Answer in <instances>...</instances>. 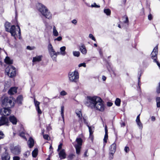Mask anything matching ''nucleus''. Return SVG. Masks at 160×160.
I'll use <instances>...</instances> for the list:
<instances>
[{
    "label": "nucleus",
    "instance_id": "2",
    "mask_svg": "<svg viewBox=\"0 0 160 160\" xmlns=\"http://www.w3.org/2000/svg\"><path fill=\"white\" fill-rule=\"evenodd\" d=\"M39 11L41 14L46 18L51 19L52 18V14L48 8L44 5L40 4Z\"/></svg>",
    "mask_w": 160,
    "mask_h": 160
},
{
    "label": "nucleus",
    "instance_id": "11",
    "mask_svg": "<svg viewBox=\"0 0 160 160\" xmlns=\"http://www.w3.org/2000/svg\"><path fill=\"white\" fill-rule=\"evenodd\" d=\"M34 102L36 108L38 113L39 114H41L42 113V112L40 108L39 105L40 103L39 102L36 100L35 99L34 100Z\"/></svg>",
    "mask_w": 160,
    "mask_h": 160
},
{
    "label": "nucleus",
    "instance_id": "43",
    "mask_svg": "<svg viewBox=\"0 0 160 160\" xmlns=\"http://www.w3.org/2000/svg\"><path fill=\"white\" fill-rule=\"evenodd\" d=\"M67 93L64 90H63L60 92V95L61 96H65L67 94Z\"/></svg>",
    "mask_w": 160,
    "mask_h": 160
},
{
    "label": "nucleus",
    "instance_id": "10",
    "mask_svg": "<svg viewBox=\"0 0 160 160\" xmlns=\"http://www.w3.org/2000/svg\"><path fill=\"white\" fill-rule=\"evenodd\" d=\"M158 53V47L156 46L153 49L151 54V57L154 61V59L157 60V55Z\"/></svg>",
    "mask_w": 160,
    "mask_h": 160
},
{
    "label": "nucleus",
    "instance_id": "53",
    "mask_svg": "<svg viewBox=\"0 0 160 160\" xmlns=\"http://www.w3.org/2000/svg\"><path fill=\"white\" fill-rule=\"evenodd\" d=\"M74 156L73 154H70L68 156V158L70 159H72Z\"/></svg>",
    "mask_w": 160,
    "mask_h": 160
},
{
    "label": "nucleus",
    "instance_id": "49",
    "mask_svg": "<svg viewBox=\"0 0 160 160\" xmlns=\"http://www.w3.org/2000/svg\"><path fill=\"white\" fill-rule=\"evenodd\" d=\"M148 19L150 20H152V16L151 14H149L148 15Z\"/></svg>",
    "mask_w": 160,
    "mask_h": 160
},
{
    "label": "nucleus",
    "instance_id": "32",
    "mask_svg": "<svg viewBox=\"0 0 160 160\" xmlns=\"http://www.w3.org/2000/svg\"><path fill=\"white\" fill-rule=\"evenodd\" d=\"M64 107L62 106L61 107V114L63 120V122H64Z\"/></svg>",
    "mask_w": 160,
    "mask_h": 160
},
{
    "label": "nucleus",
    "instance_id": "64",
    "mask_svg": "<svg viewBox=\"0 0 160 160\" xmlns=\"http://www.w3.org/2000/svg\"><path fill=\"white\" fill-rule=\"evenodd\" d=\"M94 46L96 47L97 46V44L95 43L94 44Z\"/></svg>",
    "mask_w": 160,
    "mask_h": 160
},
{
    "label": "nucleus",
    "instance_id": "39",
    "mask_svg": "<svg viewBox=\"0 0 160 160\" xmlns=\"http://www.w3.org/2000/svg\"><path fill=\"white\" fill-rule=\"evenodd\" d=\"M30 153V152L29 151H28L26 152L24 154V155L25 157H27L28 156Z\"/></svg>",
    "mask_w": 160,
    "mask_h": 160
},
{
    "label": "nucleus",
    "instance_id": "7",
    "mask_svg": "<svg viewBox=\"0 0 160 160\" xmlns=\"http://www.w3.org/2000/svg\"><path fill=\"white\" fill-rule=\"evenodd\" d=\"M11 152L15 155H18L20 154L21 148L19 146L11 147L10 148Z\"/></svg>",
    "mask_w": 160,
    "mask_h": 160
},
{
    "label": "nucleus",
    "instance_id": "28",
    "mask_svg": "<svg viewBox=\"0 0 160 160\" xmlns=\"http://www.w3.org/2000/svg\"><path fill=\"white\" fill-rule=\"evenodd\" d=\"M5 62L7 64H11L12 63V61L11 60L9 57H6L5 59Z\"/></svg>",
    "mask_w": 160,
    "mask_h": 160
},
{
    "label": "nucleus",
    "instance_id": "59",
    "mask_svg": "<svg viewBox=\"0 0 160 160\" xmlns=\"http://www.w3.org/2000/svg\"><path fill=\"white\" fill-rule=\"evenodd\" d=\"M151 119L152 121H154L155 120V118L154 116H152L151 118Z\"/></svg>",
    "mask_w": 160,
    "mask_h": 160
},
{
    "label": "nucleus",
    "instance_id": "51",
    "mask_svg": "<svg viewBox=\"0 0 160 160\" xmlns=\"http://www.w3.org/2000/svg\"><path fill=\"white\" fill-rule=\"evenodd\" d=\"M20 158L18 156H15L13 157V160H19Z\"/></svg>",
    "mask_w": 160,
    "mask_h": 160
},
{
    "label": "nucleus",
    "instance_id": "61",
    "mask_svg": "<svg viewBox=\"0 0 160 160\" xmlns=\"http://www.w3.org/2000/svg\"><path fill=\"white\" fill-rule=\"evenodd\" d=\"M106 78L105 76H102V79L103 80V81H105L106 80Z\"/></svg>",
    "mask_w": 160,
    "mask_h": 160
},
{
    "label": "nucleus",
    "instance_id": "31",
    "mask_svg": "<svg viewBox=\"0 0 160 160\" xmlns=\"http://www.w3.org/2000/svg\"><path fill=\"white\" fill-rule=\"evenodd\" d=\"M10 26V23L8 22H6L5 23V28L6 31L7 32H8L9 31V30L10 29H9Z\"/></svg>",
    "mask_w": 160,
    "mask_h": 160
},
{
    "label": "nucleus",
    "instance_id": "19",
    "mask_svg": "<svg viewBox=\"0 0 160 160\" xmlns=\"http://www.w3.org/2000/svg\"><path fill=\"white\" fill-rule=\"evenodd\" d=\"M17 92V88L16 87H12L10 88L8 91V93L10 95L14 94Z\"/></svg>",
    "mask_w": 160,
    "mask_h": 160
},
{
    "label": "nucleus",
    "instance_id": "20",
    "mask_svg": "<svg viewBox=\"0 0 160 160\" xmlns=\"http://www.w3.org/2000/svg\"><path fill=\"white\" fill-rule=\"evenodd\" d=\"M80 50L81 52L84 54H86L87 53V51L86 47L83 44L80 47Z\"/></svg>",
    "mask_w": 160,
    "mask_h": 160
},
{
    "label": "nucleus",
    "instance_id": "50",
    "mask_svg": "<svg viewBox=\"0 0 160 160\" xmlns=\"http://www.w3.org/2000/svg\"><path fill=\"white\" fill-rule=\"evenodd\" d=\"M140 114H139V115H138L137 116V118L136 120V122H137L138 121H140Z\"/></svg>",
    "mask_w": 160,
    "mask_h": 160
},
{
    "label": "nucleus",
    "instance_id": "27",
    "mask_svg": "<svg viewBox=\"0 0 160 160\" xmlns=\"http://www.w3.org/2000/svg\"><path fill=\"white\" fill-rule=\"evenodd\" d=\"M49 54L53 60L56 61V57L55 55H56L55 51H54L53 52H51L49 53Z\"/></svg>",
    "mask_w": 160,
    "mask_h": 160
},
{
    "label": "nucleus",
    "instance_id": "41",
    "mask_svg": "<svg viewBox=\"0 0 160 160\" xmlns=\"http://www.w3.org/2000/svg\"><path fill=\"white\" fill-rule=\"evenodd\" d=\"M62 39V37L61 36H59L57 38H55L54 39V41H61Z\"/></svg>",
    "mask_w": 160,
    "mask_h": 160
},
{
    "label": "nucleus",
    "instance_id": "8",
    "mask_svg": "<svg viewBox=\"0 0 160 160\" xmlns=\"http://www.w3.org/2000/svg\"><path fill=\"white\" fill-rule=\"evenodd\" d=\"M11 113V110L8 108H3L1 109L0 114L4 116L9 115Z\"/></svg>",
    "mask_w": 160,
    "mask_h": 160
},
{
    "label": "nucleus",
    "instance_id": "40",
    "mask_svg": "<svg viewBox=\"0 0 160 160\" xmlns=\"http://www.w3.org/2000/svg\"><path fill=\"white\" fill-rule=\"evenodd\" d=\"M4 136L5 135L3 132L0 131V140L3 138Z\"/></svg>",
    "mask_w": 160,
    "mask_h": 160
},
{
    "label": "nucleus",
    "instance_id": "52",
    "mask_svg": "<svg viewBox=\"0 0 160 160\" xmlns=\"http://www.w3.org/2000/svg\"><path fill=\"white\" fill-rule=\"evenodd\" d=\"M123 18H125L126 20L124 21V22L125 23H127L128 22V18L127 16H124Z\"/></svg>",
    "mask_w": 160,
    "mask_h": 160
},
{
    "label": "nucleus",
    "instance_id": "25",
    "mask_svg": "<svg viewBox=\"0 0 160 160\" xmlns=\"http://www.w3.org/2000/svg\"><path fill=\"white\" fill-rule=\"evenodd\" d=\"M42 57L40 56H37L33 58V62H39L41 60Z\"/></svg>",
    "mask_w": 160,
    "mask_h": 160
},
{
    "label": "nucleus",
    "instance_id": "21",
    "mask_svg": "<svg viewBox=\"0 0 160 160\" xmlns=\"http://www.w3.org/2000/svg\"><path fill=\"white\" fill-rule=\"evenodd\" d=\"M105 134L104 137V138H103V141L104 142L106 143L107 142V140L108 138V129L107 128L106 126L105 129Z\"/></svg>",
    "mask_w": 160,
    "mask_h": 160
},
{
    "label": "nucleus",
    "instance_id": "37",
    "mask_svg": "<svg viewBox=\"0 0 160 160\" xmlns=\"http://www.w3.org/2000/svg\"><path fill=\"white\" fill-rule=\"evenodd\" d=\"M104 12L107 15H109L111 13L110 10L108 9H105Z\"/></svg>",
    "mask_w": 160,
    "mask_h": 160
},
{
    "label": "nucleus",
    "instance_id": "46",
    "mask_svg": "<svg viewBox=\"0 0 160 160\" xmlns=\"http://www.w3.org/2000/svg\"><path fill=\"white\" fill-rule=\"evenodd\" d=\"M20 136L23 138H24L27 140V139L24 136V133L23 132H22L20 134Z\"/></svg>",
    "mask_w": 160,
    "mask_h": 160
},
{
    "label": "nucleus",
    "instance_id": "38",
    "mask_svg": "<svg viewBox=\"0 0 160 160\" xmlns=\"http://www.w3.org/2000/svg\"><path fill=\"white\" fill-rule=\"evenodd\" d=\"M43 134L44 133V131H42ZM43 137L44 139L48 140L49 139V136L48 134H43Z\"/></svg>",
    "mask_w": 160,
    "mask_h": 160
},
{
    "label": "nucleus",
    "instance_id": "56",
    "mask_svg": "<svg viewBox=\"0 0 160 160\" xmlns=\"http://www.w3.org/2000/svg\"><path fill=\"white\" fill-rule=\"evenodd\" d=\"M110 155H109V158L111 160L112 159H113V154H110Z\"/></svg>",
    "mask_w": 160,
    "mask_h": 160
},
{
    "label": "nucleus",
    "instance_id": "30",
    "mask_svg": "<svg viewBox=\"0 0 160 160\" xmlns=\"http://www.w3.org/2000/svg\"><path fill=\"white\" fill-rule=\"evenodd\" d=\"M76 112L78 117L80 119H81L82 117V114L81 112V110H77L76 111Z\"/></svg>",
    "mask_w": 160,
    "mask_h": 160
},
{
    "label": "nucleus",
    "instance_id": "63",
    "mask_svg": "<svg viewBox=\"0 0 160 160\" xmlns=\"http://www.w3.org/2000/svg\"><path fill=\"white\" fill-rule=\"evenodd\" d=\"M125 123H122V124H121V126H125Z\"/></svg>",
    "mask_w": 160,
    "mask_h": 160
},
{
    "label": "nucleus",
    "instance_id": "12",
    "mask_svg": "<svg viewBox=\"0 0 160 160\" xmlns=\"http://www.w3.org/2000/svg\"><path fill=\"white\" fill-rule=\"evenodd\" d=\"M8 32H10L12 36L15 37L16 34V28L15 26L12 25Z\"/></svg>",
    "mask_w": 160,
    "mask_h": 160
},
{
    "label": "nucleus",
    "instance_id": "9",
    "mask_svg": "<svg viewBox=\"0 0 160 160\" xmlns=\"http://www.w3.org/2000/svg\"><path fill=\"white\" fill-rule=\"evenodd\" d=\"M9 121L8 118L6 117L2 116L0 118V126L4 125H8Z\"/></svg>",
    "mask_w": 160,
    "mask_h": 160
},
{
    "label": "nucleus",
    "instance_id": "47",
    "mask_svg": "<svg viewBox=\"0 0 160 160\" xmlns=\"http://www.w3.org/2000/svg\"><path fill=\"white\" fill-rule=\"evenodd\" d=\"M124 151L126 152H128L129 151V148L128 147L126 146L125 147Z\"/></svg>",
    "mask_w": 160,
    "mask_h": 160
},
{
    "label": "nucleus",
    "instance_id": "45",
    "mask_svg": "<svg viewBox=\"0 0 160 160\" xmlns=\"http://www.w3.org/2000/svg\"><path fill=\"white\" fill-rule=\"evenodd\" d=\"M62 143H60L58 146V149H57V151L58 152L62 148Z\"/></svg>",
    "mask_w": 160,
    "mask_h": 160
},
{
    "label": "nucleus",
    "instance_id": "16",
    "mask_svg": "<svg viewBox=\"0 0 160 160\" xmlns=\"http://www.w3.org/2000/svg\"><path fill=\"white\" fill-rule=\"evenodd\" d=\"M10 159V156L6 151L2 154V160H9Z\"/></svg>",
    "mask_w": 160,
    "mask_h": 160
},
{
    "label": "nucleus",
    "instance_id": "23",
    "mask_svg": "<svg viewBox=\"0 0 160 160\" xmlns=\"http://www.w3.org/2000/svg\"><path fill=\"white\" fill-rule=\"evenodd\" d=\"M53 35L55 37H57L59 35V33L55 26H53L52 29Z\"/></svg>",
    "mask_w": 160,
    "mask_h": 160
},
{
    "label": "nucleus",
    "instance_id": "60",
    "mask_svg": "<svg viewBox=\"0 0 160 160\" xmlns=\"http://www.w3.org/2000/svg\"><path fill=\"white\" fill-rule=\"evenodd\" d=\"M87 151H85V152H84V157H87L88 156V155H87Z\"/></svg>",
    "mask_w": 160,
    "mask_h": 160
},
{
    "label": "nucleus",
    "instance_id": "33",
    "mask_svg": "<svg viewBox=\"0 0 160 160\" xmlns=\"http://www.w3.org/2000/svg\"><path fill=\"white\" fill-rule=\"evenodd\" d=\"M136 123L139 129L141 130H142L143 128V125L141 122L140 121H138L136 122Z\"/></svg>",
    "mask_w": 160,
    "mask_h": 160
},
{
    "label": "nucleus",
    "instance_id": "62",
    "mask_svg": "<svg viewBox=\"0 0 160 160\" xmlns=\"http://www.w3.org/2000/svg\"><path fill=\"white\" fill-rule=\"evenodd\" d=\"M27 49H28L30 50H31L32 49V48H31L29 46H28L27 47Z\"/></svg>",
    "mask_w": 160,
    "mask_h": 160
},
{
    "label": "nucleus",
    "instance_id": "24",
    "mask_svg": "<svg viewBox=\"0 0 160 160\" xmlns=\"http://www.w3.org/2000/svg\"><path fill=\"white\" fill-rule=\"evenodd\" d=\"M23 100L22 96L20 95L18 96L16 102L19 104H21Z\"/></svg>",
    "mask_w": 160,
    "mask_h": 160
},
{
    "label": "nucleus",
    "instance_id": "26",
    "mask_svg": "<svg viewBox=\"0 0 160 160\" xmlns=\"http://www.w3.org/2000/svg\"><path fill=\"white\" fill-rule=\"evenodd\" d=\"M48 48L49 53L51 52H53V51H55L53 48L52 45L50 43H49L48 44Z\"/></svg>",
    "mask_w": 160,
    "mask_h": 160
},
{
    "label": "nucleus",
    "instance_id": "54",
    "mask_svg": "<svg viewBox=\"0 0 160 160\" xmlns=\"http://www.w3.org/2000/svg\"><path fill=\"white\" fill-rule=\"evenodd\" d=\"M16 27H17L18 28V33H19V35H20L21 34V30H20V28L18 25H17Z\"/></svg>",
    "mask_w": 160,
    "mask_h": 160
},
{
    "label": "nucleus",
    "instance_id": "22",
    "mask_svg": "<svg viewBox=\"0 0 160 160\" xmlns=\"http://www.w3.org/2000/svg\"><path fill=\"white\" fill-rule=\"evenodd\" d=\"M66 48L65 46H63L60 48V55L64 56L66 54L65 52Z\"/></svg>",
    "mask_w": 160,
    "mask_h": 160
},
{
    "label": "nucleus",
    "instance_id": "17",
    "mask_svg": "<svg viewBox=\"0 0 160 160\" xmlns=\"http://www.w3.org/2000/svg\"><path fill=\"white\" fill-rule=\"evenodd\" d=\"M28 144L29 147L31 148H32L34 145V141L33 138L30 137L28 142Z\"/></svg>",
    "mask_w": 160,
    "mask_h": 160
},
{
    "label": "nucleus",
    "instance_id": "57",
    "mask_svg": "<svg viewBox=\"0 0 160 160\" xmlns=\"http://www.w3.org/2000/svg\"><path fill=\"white\" fill-rule=\"evenodd\" d=\"M56 55H55V57H56V58L58 55L60 54V52H56Z\"/></svg>",
    "mask_w": 160,
    "mask_h": 160
},
{
    "label": "nucleus",
    "instance_id": "29",
    "mask_svg": "<svg viewBox=\"0 0 160 160\" xmlns=\"http://www.w3.org/2000/svg\"><path fill=\"white\" fill-rule=\"evenodd\" d=\"M38 153V150L37 148H35L32 152V154L33 157H37Z\"/></svg>",
    "mask_w": 160,
    "mask_h": 160
},
{
    "label": "nucleus",
    "instance_id": "4",
    "mask_svg": "<svg viewBox=\"0 0 160 160\" xmlns=\"http://www.w3.org/2000/svg\"><path fill=\"white\" fill-rule=\"evenodd\" d=\"M69 80L71 82H76L79 78V74L77 71H75L70 72L68 75Z\"/></svg>",
    "mask_w": 160,
    "mask_h": 160
},
{
    "label": "nucleus",
    "instance_id": "3",
    "mask_svg": "<svg viewBox=\"0 0 160 160\" xmlns=\"http://www.w3.org/2000/svg\"><path fill=\"white\" fill-rule=\"evenodd\" d=\"M13 98L12 99L11 98H9L7 97H4V98L2 100V107H8L9 108L14 106V103L12 102Z\"/></svg>",
    "mask_w": 160,
    "mask_h": 160
},
{
    "label": "nucleus",
    "instance_id": "58",
    "mask_svg": "<svg viewBox=\"0 0 160 160\" xmlns=\"http://www.w3.org/2000/svg\"><path fill=\"white\" fill-rule=\"evenodd\" d=\"M112 105V103L111 102H108L107 103V105L108 106H111Z\"/></svg>",
    "mask_w": 160,
    "mask_h": 160
},
{
    "label": "nucleus",
    "instance_id": "5",
    "mask_svg": "<svg viewBox=\"0 0 160 160\" xmlns=\"http://www.w3.org/2000/svg\"><path fill=\"white\" fill-rule=\"evenodd\" d=\"M6 72L7 75L10 78L14 77L16 75V69L12 66H9L6 68Z\"/></svg>",
    "mask_w": 160,
    "mask_h": 160
},
{
    "label": "nucleus",
    "instance_id": "6",
    "mask_svg": "<svg viewBox=\"0 0 160 160\" xmlns=\"http://www.w3.org/2000/svg\"><path fill=\"white\" fill-rule=\"evenodd\" d=\"M77 144L75 145L77 154H79L80 153V149L82 145V140L80 138H77L76 139Z\"/></svg>",
    "mask_w": 160,
    "mask_h": 160
},
{
    "label": "nucleus",
    "instance_id": "18",
    "mask_svg": "<svg viewBox=\"0 0 160 160\" xmlns=\"http://www.w3.org/2000/svg\"><path fill=\"white\" fill-rule=\"evenodd\" d=\"M89 128V138L92 140L93 139V136L92 134L94 131V127H90L88 125L87 126Z\"/></svg>",
    "mask_w": 160,
    "mask_h": 160
},
{
    "label": "nucleus",
    "instance_id": "35",
    "mask_svg": "<svg viewBox=\"0 0 160 160\" xmlns=\"http://www.w3.org/2000/svg\"><path fill=\"white\" fill-rule=\"evenodd\" d=\"M73 55L75 57H79L80 55V53L79 51H73Z\"/></svg>",
    "mask_w": 160,
    "mask_h": 160
},
{
    "label": "nucleus",
    "instance_id": "42",
    "mask_svg": "<svg viewBox=\"0 0 160 160\" xmlns=\"http://www.w3.org/2000/svg\"><path fill=\"white\" fill-rule=\"evenodd\" d=\"M89 37L92 40H94V41H96V39L93 35L92 34H90L89 35Z\"/></svg>",
    "mask_w": 160,
    "mask_h": 160
},
{
    "label": "nucleus",
    "instance_id": "1",
    "mask_svg": "<svg viewBox=\"0 0 160 160\" xmlns=\"http://www.w3.org/2000/svg\"><path fill=\"white\" fill-rule=\"evenodd\" d=\"M85 104L92 109L102 112L104 111L105 108L102 99L97 96H88Z\"/></svg>",
    "mask_w": 160,
    "mask_h": 160
},
{
    "label": "nucleus",
    "instance_id": "14",
    "mask_svg": "<svg viewBox=\"0 0 160 160\" xmlns=\"http://www.w3.org/2000/svg\"><path fill=\"white\" fill-rule=\"evenodd\" d=\"M116 144L113 143L112 144L109 148V154H114L116 151Z\"/></svg>",
    "mask_w": 160,
    "mask_h": 160
},
{
    "label": "nucleus",
    "instance_id": "55",
    "mask_svg": "<svg viewBox=\"0 0 160 160\" xmlns=\"http://www.w3.org/2000/svg\"><path fill=\"white\" fill-rule=\"evenodd\" d=\"M72 23L76 25L77 23V21L76 19H74L72 21Z\"/></svg>",
    "mask_w": 160,
    "mask_h": 160
},
{
    "label": "nucleus",
    "instance_id": "36",
    "mask_svg": "<svg viewBox=\"0 0 160 160\" xmlns=\"http://www.w3.org/2000/svg\"><path fill=\"white\" fill-rule=\"evenodd\" d=\"M156 102L157 107H160V97H158L157 98Z\"/></svg>",
    "mask_w": 160,
    "mask_h": 160
},
{
    "label": "nucleus",
    "instance_id": "44",
    "mask_svg": "<svg viewBox=\"0 0 160 160\" xmlns=\"http://www.w3.org/2000/svg\"><path fill=\"white\" fill-rule=\"evenodd\" d=\"M100 6L98 5H97L95 3H94L93 4L91 5V7H94L96 8H99L100 7Z\"/></svg>",
    "mask_w": 160,
    "mask_h": 160
},
{
    "label": "nucleus",
    "instance_id": "48",
    "mask_svg": "<svg viewBox=\"0 0 160 160\" xmlns=\"http://www.w3.org/2000/svg\"><path fill=\"white\" fill-rule=\"evenodd\" d=\"M82 66H83L84 67H86V64L84 63H81L78 65V67H80Z\"/></svg>",
    "mask_w": 160,
    "mask_h": 160
},
{
    "label": "nucleus",
    "instance_id": "13",
    "mask_svg": "<svg viewBox=\"0 0 160 160\" xmlns=\"http://www.w3.org/2000/svg\"><path fill=\"white\" fill-rule=\"evenodd\" d=\"M58 155L60 159H62L66 158V154L65 152V150L64 149H62L60 151Z\"/></svg>",
    "mask_w": 160,
    "mask_h": 160
},
{
    "label": "nucleus",
    "instance_id": "15",
    "mask_svg": "<svg viewBox=\"0 0 160 160\" xmlns=\"http://www.w3.org/2000/svg\"><path fill=\"white\" fill-rule=\"evenodd\" d=\"M10 121L14 125L17 124V118L13 115H11L9 117Z\"/></svg>",
    "mask_w": 160,
    "mask_h": 160
},
{
    "label": "nucleus",
    "instance_id": "34",
    "mask_svg": "<svg viewBox=\"0 0 160 160\" xmlns=\"http://www.w3.org/2000/svg\"><path fill=\"white\" fill-rule=\"evenodd\" d=\"M121 102V100L119 98H117L115 102V103L116 105L119 106H120Z\"/></svg>",
    "mask_w": 160,
    "mask_h": 160
}]
</instances>
